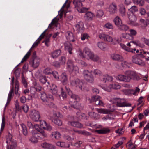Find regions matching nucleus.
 <instances>
[{
  "mask_svg": "<svg viewBox=\"0 0 149 149\" xmlns=\"http://www.w3.org/2000/svg\"><path fill=\"white\" fill-rule=\"evenodd\" d=\"M58 21L56 17L54 18L52 20L51 23L49 25L47 29L45 30L39 36V37H56L59 34L58 32H57L53 35L50 32V30L53 29L54 27L57 26Z\"/></svg>",
  "mask_w": 149,
  "mask_h": 149,
  "instance_id": "nucleus-1",
  "label": "nucleus"
},
{
  "mask_svg": "<svg viewBox=\"0 0 149 149\" xmlns=\"http://www.w3.org/2000/svg\"><path fill=\"white\" fill-rule=\"evenodd\" d=\"M40 98L46 105L49 107L53 108L55 107L53 99L50 97H48L44 92H42L41 93Z\"/></svg>",
  "mask_w": 149,
  "mask_h": 149,
  "instance_id": "nucleus-2",
  "label": "nucleus"
},
{
  "mask_svg": "<svg viewBox=\"0 0 149 149\" xmlns=\"http://www.w3.org/2000/svg\"><path fill=\"white\" fill-rule=\"evenodd\" d=\"M85 0H78L73 1V4L75 6L77 10L80 13H83L88 10L89 8L86 7H83L82 2H84Z\"/></svg>",
  "mask_w": 149,
  "mask_h": 149,
  "instance_id": "nucleus-3",
  "label": "nucleus"
},
{
  "mask_svg": "<svg viewBox=\"0 0 149 149\" xmlns=\"http://www.w3.org/2000/svg\"><path fill=\"white\" fill-rule=\"evenodd\" d=\"M113 104H116L117 106L119 107L125 106L131 107V104L130 103H127L124 99L116 98L113 100Z\"/></svg>",
  "mask_w": 149,
  "mask_h": 149,
  "instance_id": "nucleus-4",
  "label": "nucleus"
},
{
  "mask_svg": "<svg viewBox=\"0 0 149 149\" xmlns=\"http://www.w3.org/2000/svg\"><path fill=\"white\" fill-rule=\"evenodd\" d=\"M88 70H84L83 72V75L85 79L86 82L89 83H93L94 82V79L92 74H88L89 72Z\"/></svg>",
  "mask_w": 149,
  "mask_h": 149,
  "instance_id": "nucleus-5",
  "label": "nucleus"
},
{
  "mask_svg": "<svg viewBox=\"0 0 149 149\" xmlns=\"http://www.w3.org/2000/svg\"><path fill=\"white\" fill-rule=\"evenodd\" d=\"M60 117V113H55L53 114V116L51 117L52 122L58 126H60L62 124L61 121L58 119Z\"/></svg>",
  "mask_w": 149,
  "mask_h": 149,
  "instance_id": "nucleus-6",
  "label": "nucleus"
},
{
  "mask_svg": "<svg viewBox=\"0 0 149 149\" xmlns=\"http://www.w3.org/2000/svg\"><path fill=\"white\" fill-rule=\"evenodd\" d=\"M100 97L97 95H94L91 97V99L90 100V102L92 103L95 102L96 105L102 106L104 105L103 102L100 100Z\"/></svg>",
  "mask_w": 149,
  "mask_h": 149,
  "instance_id": "nucleus-7",
  "label": "nucleus"
},
{
  "mask_svg": "<svg viewBox=\"0 0 149 149\" xmlns=\"http://www.w3.org/2000/svg\"><path fill=\"white\" fill-rule=\"evenodd\" d=\"M31 118L34 121H38L40 118V115L38 111L33 110L31 111L30 114Z\"/></svg>",
  "mask_w": 149,
  "mask_h": 149,
  "instance_id": "nucleus-8",
  "label": "nucleus"
},
{
  "mask_svg": "<svg viewBox=\"0 0 149 149\" xmlns=\"http://www.w3.org/2000/svg\"><path fill=\"white\" fill-rule=\"evenodd\" d=\"M125 75H127L130 78V80L131 79L134 80H139L140 78L137 75L136 73L131 71H127L125 72Z\"/></svg>",
  "mask_w": 149,
  "mask_h": 149,
  "instance_id": "nucleus-9",
  "label": "nucleus"
},
{
  "mask_svg": "<svg viewBox=\"0 0 149 149\" xmlns=\"http://www.w3.org/2000/svg\"><path fill=\"white\" fill-rule=\"evenodd\" d=\"M40 126L41 128H42L48 131H51L52 130V127L44 120H40Z\"/></svg>",
  "mask_w": 149,
  "mask_h": 149,
  "instance_id": "nucleus-10",
  "label": "nucleus"
},
{
  "mask_svg": "<svg viewBox=\"0 0 149 149\" xmlns=\"http://www.w3.org/2000/svg\"><path fill=\"white\" fill-rule=\"evenodd\" d=\"M132 62L135 63L141 66L145 65V63L141 59L139 58L137 56H134L132 57Z\"/></svg>",
  "mask_w": 149,
  "mask_h": 149,
  "instance_id": "nucleus-11",
  "label": "nucleus"
},
{
  "mask_svg": "<svg viewBox=\"0 0 149 149\" xmlns=\"http://www.w3.org/2000/svg\"><path fill=\"white\" fill-rule=\"evenodd\" d=\"M68 124L73 127L81 128L83 127V125L78 121H69Z\"/></svg>",
  "mask_w": 149,
  "mask_h": 149,
  "instance_id": "nucleus-12",
  "label": "nucleus"
},
{
  "mask_svg": "<svg viewBox=\"0 0 149 149\" xmlns=\"http://www.w3.org/2000/svg\"><path fill=\"white\" fill-rule=\"evenodd\" d=\"M128 18L129 19V24L132 25L135 24V22L136 20V17L135 15L133 14L127 13Z\"/></svg>",
  "mask_w": 149,
  "mask_h": 149,
  "instance_id": "nucleus-13",
  "label": "nucleus"
},
{
  "mask_svg": "<svg viewBox=\"0 0 149 149\" xmlns=\"http://www.w3.org/2000/svg\"><path fill=\"white\" fill-rule=\"evenodd\" d=\"M117 11V6L115 3H113L110 5L109 7V11L110 14H114L116 13Z\"/></svg>",
  "mask_w": 149,
  "mask_h": 149,
  "instance_id": "nucleus-14",
  "label": "nucleus"
},
{
  "mask_svg": "<svg viewBox=\"0 0 149 149\" xmlns=\"http://www.w3.org/2000/svg\"><path fill=\"white\" fill-rule=\"evenodd\" d=\"M70 81L71 84L73 85H75L76 86H78L79 88L81 87L82 82L80 80L78 79H73L72 78H70Z\"/></svg>",
  "mask_w": 149,
  "mask_h": 149,
  "instance_id": "nucleus-15",
  "label": "nucleus"
},
{
  "mask_svg": "<svg viewBox=\"0 0 149 149\" xmlns=\"http://www.w3.org/2000/svg\"><path fill=\"white\" fill-rule=\"evenodd\" d=\"M30 63L32 65V66L34 68H37L40 64V60L38 58H35L31 59L30 62Z\"/></svg>",
  "mask_w": 149,
  "mask_h": 149,
  "instance_id": "nucleus-16",
  "label": "nucleus"
},
{
  "mask_svg": "<svg viewBox=\"0 0 149 149\" xmlns=\"http://www.w3.org/2000/svg\"><path fill=\"white\" fill-rule=\"evenodd\" d=\"M94 17V15L92 13L88 12L86 13L84 15V19L86 21H91L93 17Z\"/></svg>",
  "mask_w": 149,
  "mask_h": 149,
  "instance_id": "nucleus-17",
  "label": "nucleus"
},
{
  "mask_svg": "<svg viewBox=\"0 0 149 149\" xmlns=\"http://www.w3.org/2000/svg\"><path fill=\"white\" fill-rule=\"evenodd\" d=\"M75 29L78 32H82L84 30V24L83 23L80 21L76 25Z\"/></svg>",
  "mask_w": 149,
  "mask_h": 149,
  "instance_id": "nucleus-18",
  "label": "nucleus"
},
{
  "mask_svg": "<svg viewBox=\"0 0 149 149\" xmlns=\"http://www.w3.org/2000/svg\"><path fill=\"white\" fill-rule=\"evenodd\" d=\"M64 46L65 50L68 51L70 54H72L73 47L72 44L69 42H66L64 44Z\"/></svg>",
  "mask_w": 149,
  "mask_h": 149,
  "instance_id": "nucleus-19",
  "label": "nucleus"
},
{
  "mask_svg": "<svg viewBox=\"0 0 149 149\" xmlns=\"http://www.w3.org/2000/svg\"><path fill=\"white\" fill-rule=\"evenodd\" d=\"M71 98V102L72 103H74L75 104L77 103L79 104V102L80 101V98L78 96L75 94H72L70 96Z\"/></svg>",
  "mask_w": 149,
  "mask_h": 149,
  "instance_id": "nucleus-20",
  "label": "nucleus"
},
{
  "mask_svg": "<svg viewBox=\"0 0 149 149\" xmlns=\"http://www.w3.org/2000/svg\"><path fill=\"white\" fill-rule=\"evenodd\" d=\"M117 77L118 80L121 81L128 82L130 81V78L127 75H124L119 74L118 75Z\"/></svg>",
  "mask_w": 149,
  "mask_h": 149,
  "instance_id": "nucleus-21",
  "label": "nucleus"
},
{
  "mask_svg": "<svg viewBox=\"0 0 149 149\" xmlns=\"http://www.w3.org/2000/svg\"><path fill=\"white\" fill-rule=\"evenodd\" d=\"M67 65L68 68L70 71H73L75 67L73 61L71 59L68 60L67 62Z\"/></svg>",
  "mask_w": 149,
  "mask_h": 149,
  "instance_id": "nucleus-22",
  "label": "nucleus"
},
{
  "mask_svg": "<svg viewBox=\"0 0 149 149\" xmlns=\"http://www.w3.org/2000/svg\"><path fill=\"white\" fill-rule=\"evenodd\" d=\"M42 147L46 149H55V147L51 144L45 142L41 144Z\"/></svg>",
  "mask_w": 149,
  "mask_h": 149,
  "instance_id": "nucleus-23",
  "label": "nucleus"
},
{
  "mask_svg": "<svg viewBox=\"0 0 149 149\" xmlns=\"http://www.w3.org/2000/svg\"><path fill=\"white\" fill-rule=\"evenodd\" d=\"M61 81L63 85L66 84L68 82L67 76L65 73H63L61 75Z\"/></svg>",
  "mask_w": 149,
  "mask_h": 149,
  "instance_id": "nucleus-24",
  "label": "nucleus"
},
{
  "mask_svg": "<svg viewBox=\"0 0 149 149\" xmlns=\"http://www.w3.org/2000/svg\"><path fill=\"white\" fill-rule=\"evenodd\" d=\"M19 132H22L25 135H27L28 133L27 130L26 126L23 124H21V127L19 129Z\"/></svg>",
  "mask_w": 149,
  "mask_h": 149,
  "instance_id": "nucleus-25",
  "label": "nucleus"
},
{
  "mask_svg": "<svg viewBox=\"0 0 149 149\" xmlns=\"http://www.w3.org/2000/svg\"><path fill=\"white\" fill-rule=\"evenodd\" d=\"M61 53L60 49H58L53 51L52 53V57L53 58H56L58 57Z\"/></svg>",
  "mask_w": 149,
  "mask_h": 149,
  "instance_id": "nucleus-26",
  "label": "nucleus"
},
{
  "mask_svg": "<svg viewBox=\"0 0 149 149\" xmlns=\"http://www.w3.org/2000/svg\"><path fill=\"white\" fill-rule=\"evenodd\" d=\"M110 129L106 128L102 129L96 130L95 132L99 134H105L108 133L110 132Z\"/></svg>",
  "mask_w": 149,
  "mask_h": 149,
  "instance_id": "nucleus-27",
  "label": "nucleus"
},
{
  "mask_svg": "<svg viewBox=\"0 0 149 149\" xmlns=\"http://www.w3.org/2000/svg\"><path fill=\"white\" fill-rule=\"evenodd\" d=\"M14 89L13 87L11 90L10 91L8 96L7 101L6 105L8 104H9L10 102L11 101V99L12 97L14 95V93H13Z\"/></svg>",
  "mask_w": 149,
  "mask_h": 149,
  "instance_id": "nucleus-28",
  "label": "nucleus"
},
{
  "mask_svg": "<svg viewBox=\"0 0 149 149\" xmlns=\"http://www.w3.org/2000/svg\"><path fill=\"white\" fill-rule=\"evenodd\" d=\"M112 59L113 60L121 61L123 60V57L120 55L116 54H114L111 56Z\"/></svg>",
  "mask_w": 149,
  "mask_h": 149,
  "instance_id": "nucleus-29",
  "label": "nucleus"
},
{
  "mask_svg": "<svg viewBox=\"0 0 149 149\" xmlns=\"http://www.w3.org/2000/svg\"><path fill=\"white\" fill-rule=\"evenodd\" d=\"M114 22L115 25L118 27L122 24L121 19L118 16H117L115 18Z\"/></svg>",
  "mask_w": 149,
  "mask_h": 149,
  "instance_id": "nucleus-30",
  "label": "nucleus"
},
{
  "mask_svg": "<svg viewBox=\"0 0 149 149\" xmlns=\"http://www.w3.org/2000/svg\"><path fill=\"white\" fill-rule=\"evenodd\" d=\"M97 111L99 113L103 114H108L110 113V111L104 109H97Z\"/></svg>",
  "mask_w": 149,
  "mask_h": 149,
  "instance_id": "nucleus-31",
  "label": "nucleus"
},
{
  "mask_svg": "<svg viewBox=\"0 0 149 149\" xmlns=\"http://www.w3.org/2000/svg\"><path fill=\"white\" fill-rule=\"evenodd\" d=\"M39 80L40 82L43 84H45L47 81L46 76L42 74L40 76Z\"/></svg>",
  "mask_w": 149,
  "mask_h": 149,
  "instance_id": "nucleus-32",
  "label": "nucleus"
},
{
  "mask_svg": "<svg viewBox=\"0 0 149 149\" xmlns=\"http://www.w3.org/2000/svg\"><path fill=\"white\" fill-rule=\"evenodd\" d=\"M60 133L58 132H53L51 135V136L53 139H58L60 136Z\"/></svg>",
  "mask_w": 149,
  "mask_h": 149,
  "instance_id": "nucleus-33",
  "label": "nucleus"
},
{
  "mask_svg": "<svg viewBox=\"0 0 149 149\" xmlns=\"http://www.w3.org/2000/svg\"><path fill=\"white\" fill-rule=\"evenodd\" d=\"M133 3L136 4L140 6H142L144 3L143 0H133Z\"/></svg>",
  "mask_w": 149,
  "mask_h": 149,
  "instance_id": "nucleus-34",
  "label": "nucleus"
},
{
  "mask_svg": "<svg viewBox=\"0 0 149 149\" xmlns=\"http://www.w3.org/2000/svg\"><path fill=\"white\" fill-rule=\"evenodd\" d=\"M50 91L53 95H56L57 93L56 86L55 85H53L52 86L50 89Z\"/></svg>",
  "mask_w": 149,
  "mask_h": 149,
  "instance_id": "nucleus-35",
  "label": "nucleus"
},
{
  "mask_svg": "<svg viewBox=\"0 0 149 149\" xmlns=\"http://www.w3.org/2000/svg\"><path fill=\"white\" fill-rule=\"evenodd\" d=\"M138 10V8L137 7L135 6H133L131 7L129 9V11L130 12H131V14H134V13L137 12Z\"/></svg>",
  "mask_w": 149,
  "mask_h": 149,
  "instance_id": "nucleus-36",
  "label": "nucleus"
},
{
  "mask_svg": "<svg viewBox=\"0 0 149 149\" xmlns=\"http://www.w3.org/2000/svg\"><path fill=\"white\" fill-rule=\"evenodd\" d=\"M52 69L49 68H47L45 69L43 73L45 74H52Z\"/></svg>",
  "mask_w": 149,
  "mask_h": 149,
  "instance_id": "nucleus-37",
  "label": "nucleus"
},
{
  "mask_svg": "<svg viewBox=\"0 0 149 149\" xmlns=\"http://www.w3.org/2000/svg\"><path fill=\"white\" fill-rule=\"evenodd\" d=\"M64 138L66 140L70 141H72L74 139L73 137H71L70 136L67 134H65L64 135Z\"/></svg>",
  "mask_w": 149,
  "mask_h": 149,
  "instance_id": "nucleus-38",
  "label": "nucleus"
},
{
  "mask_svg": "<svg viewBox=\"0 0 149 149\" xmlns=\"http://www.w3.org/2000/svg\"><path fill=\"white\" fill-rule=\"evenodd\" d=\"M120 15L124 16L125 15V7L123 6L120 7L119 9Z\"/></svg>",
  "mask_w": 149,
  "mask_h": 149,
  "instance_id": "nucleus-39",
  "label": "nucleus"
},
{
  "mask_svg": "<svg viewBox=\"0 0 149 149\" xmlns=\"http://www.w3.org/2000/svg\"><path fill=\"white\" fill-rule=\"evenodd\" d=\"M112 78L111 77L109 76L108 75L105 76H103L102 81L104 82H106L107 81H112Z\"/></svg>",
  "mask_w": 149,
  "mask_h": 149,
  "instance_id": "nucleus-40",
  "label": "nucleus"
},
{
  "mask_svg": "<svg viewBox=\"0 0 149 149\" xmlns=\"http://www.w3.org/2000/svg\"><path fill=\"white\" fill-rule=\"evenodd\" d=\"M38 139L35 136V134H34L32 137L29 139L30 141L32 143H38Z\"/></svg>",
  "mask_w": 149,
  "mask_h": 149,
  "instance_id": "nucleus-41",
  "label": "nucleus"
},
{
  "mask_svg": "<svg viewBox=\"0 0 149 149\" xmlns=\"http://www.w3.org/2000/svg\"><path fill=\"white\" fill-rule=\"evenodd\" d=\"M34 88L38 91H40L43 89V88L40 85L37 83L35 84L34 85Z\"/></svg>",
  "mask_w": 149,
  "mask_h": 149,
  "instance_id": "nucleus-42",
  "label": "nucleus"
},
{
  "mask_svg": "<svg viewBox=\"0 0 149 149\" xmlns=\"http://www.w3.org/2000/svg\"><path fill=\"white\" fill-rule=\"evenodd\" d=\"M118 28L120 30H122L126 31L127 30L129 29V27L126 25L124 24H121L119 27Z\"/></svg>",
  "mask_w": 149,
  "mask_h": 149,
  "instance_id": "nucleus-43",
  "label": "nucleus"
},
{
  "mask_svg": "<svg viewBox=\"0 0 149 149\" xmlns=\"http://www.w3.org/2000/svg\"><path fill=\"white\" fill-rule=\"evenodd\" d=\"M139 89L137 87H136V89L135 90H130L128 91V92L130 93L131 94H132L134 95L137 92H139Z\"/></svg>",
  "mask_w": 149,
  "mask_h": 149,
  "instance_id": "nucleus-44",
  "label": "nucleus"
},
{
  "mask_svg": "<svg viewBox=\"0 0 149 149\" xmlns=\"http://www.w3.org/2000/svg\"><path fill=\"white\" fill-rule=\"evenodd\" d=\"M106 44L102 42H100L98 43V46L101 49L103 50L104 49L106 48Z\"/></svg>",
  "mask_w": 149,
  "mask_h": 149,
  "instance_id": "nucleus-45",
  "label": "nucleus"
},
{
  "mask_svg": "<svg viewBox=\"0 0 149 149\" xmlns=\"http://www.w3.org/2000/svg\"><path fill=\"white\" fill-rule=\"evenodd\" d=\"M14 73L17 78L19 77L20 71H19L18 68H16L15 69Z\"/></svg>",
  "mask_w": 149,
  "mask_h": 149,
  "instance_id": "nucleus-46",
  "label": "nucleus"
},
{
  "mask_svg": "<svg viewBox=\"0 0 149 149\" xmlns=\"http://www.w3.org/2000/svg\"><path fill=\"white\" fill-rule=\"evenodd\" d=\"M104 14V13L102 10H99L97 11L96 16L98 17H101Z\"/></svg>",
  "mask_w": 149,
  "mask_h": 149,
  "instance_id": "nucleus-47",
  "label": "nucleus"
},
{
  "mask_svg": "<svg viewBox=\"0 0 149 149\" xmlns=\"http://www.w3.org/2000/svg\"><path fill=\"white\" fill-rule=\"evenodd\" d=\"M121 41L120 38H113V41L112 42L114 44L118 43Z\"/></svg>",
  "mask_w": 149,
  "mask_h": 149,
  "instance_id": "nucleus-48",
  "label": "nucleus"
},
{
  "mask_svg": "<svg viewBox=\"0 0 149 149\" xmlns=\"http://www.w3.org/2000/svg\"><path fill=\"white\" fill-rule=\"evenodd\" d=\"M104 27L109 29H113V26L112 24L110 23H107L104 25Z\"/></svg>",
  "mask_w": 149,
  "mask_h": 149,
  "instance_id": "nucleus-49",
  "label": "nucleus"
},
{
  "mask_svg": "<svg viewBox=\"0 0 149 149\" xmlns=\"http://www.w3.org/2000/svg\"><path fill=\"white\" fill-rule=\"evenodd\" d=\"M88 114L89 116L95 119L97 118L98 115L96 113H95L94 112H89Z\"/></svg>",
  "mask_w": 149,
  "mask_h": 149,
  "instance_id": "nucleus-50",
  "label": "nucleus"
},
{
  "mask_svg": "<svg viewBox=\"0 0 149 149\" xmlns=\"http://www.w3.org/2000/svg\"><path fill=\"white\" fill-rule=\"evenodd\" d=\"M9 146L14 149H16L17 147V145L16 142L12 141Z\"/></svg>",
  "mask_w": 149,
  "mask_h": 149,
  "instance_id": "nucleus-51",
  "label": "nucleus"
},
{
  "mask_svg": "<svg viewBox=\"0 0 149 149\" xmlns=\"http://www.w3.org/2000/svg\"><path fill=\"white\" fill-rule=\"evenodd\" d=\"M34 134H35V136L36 138H37L38 139H43L44 138L39 132H38L34 133Z\"/></svg>",
  "mask_w": 149,
  "mask_h": 149,
  "instance_id": "nucleus-52",
  "label": "nucleus"
},
{
  "mask_svg": "<svg viewBox=\"0 0 149 149\" xmlns=\"http://www.w3.org/2000/svg\"><path fill=\"white\" fill-rule=\"evenodd\" d=\"M43 38H38V40L35 42L32 46V48H34L36 46L38 45V44L40 43V41Z\"/></svg>",
  "mask_w": 149,
  "mask_h": 149,
  "instance_id": "nucleus-53",
  "label": "nucleus"
},
{
  "mask_svg": "<svg viewBox=\"0 0 149 149\" xmlns=\"http://www.w3.org/2000/svg\"><path fill=\"white\" fill-rule=\"evenodd\" d=\"M79 134H81L83 135L86 136H89L91 135V133L86 132L85 130L82 131H80Z\"/></svg>",
  "mask_w": 149,
  "mask_h": 149,
  "instance_id": "nucleus-54",
  "label": "nucleus"
},
{
  "mask_svg": "<svg viewBox=\"0 0 149 149\" xmlns=\"http://www.w3.org/2000/svg\"><path fill=\"white\" fill-rule=\"evenodd\" d=\"M22 82L24 85V86L27 87V84L26 79H25L23 75H22Z\"/></svg>",
  "mask_w": 149,
  "mask_h": 149,
  "instance_id": "nucleus-55",
  "label": "nucleus"
},
{
  "mask_svg": "<svg viewBox=\"0 0 149 149\" xmlns=\"http://www.w3.org/2000/svg\"><path fill=\"white\" fill-rule=\"evenodd\" d=\"M90 59L92 60L93 61H98L100 60V58L97 55H95L94 54H93V57H92V58H91Z\"/></svg>",
  "mask_w": 149,
  "mask_h": 149,
  "instance_id": "nucleus-56",
  "label": "nucleus"
},
{
  "mask_svg": "<svg viewBox=\"0 0 149 149\" xmlns=\"http://www.w3.org/2000/svg\"><path fill=\"white\" fill-rule=\"evenodd\" d=\"M100 39L102 40L108 42H112L113 41L112 38H100Z\"/></svg>",
  "mask_w": 149,
  "mask_h": 149,
  "instance_id": "nucleus-57",
  "label": "nucleus"
},
{
  "mask_svg": "<svg viewBox=\"0 0 149 149\" xmlns=\"http://www.w3.org/2000/svg\"><path fill=\"white\" fill-rule=\"evenodd\" d=\"M15 108L16 110L18 111H19L21 110V108L19 107V102L18 100H16L15 102Z\"/></svg>",
  "mask_w": 149,
  "mask_h": 149,
  "instance_id": "nucleus-58",
  "label": "nucleus"
},
{
  "mask_svg": "<svg viewBox=\"0 0 149 149\" xmlns=\"http://www.w3.org/2000/svg\"><path fill=\"white\" fill-rule=\"evenodd\" d=\"M38 132L40 133L44 138L46 137L47 136V134L42 130H40L38 131Z\"/></svg>",
  "mask_w": 149,
  "mask_h": 149,
  "instance_id": "nucleus-59",
  "label": "nucleus"
},
{
  "mask_svg": "<svg viewBox=\"0 0 149 149\" xmlns=\"http://www.w3.org/2000/svg\"><path fill=\"white\" fill-rule=\"evenodd\" d=\"M53 75L54 78L56 79H58L59 78V75L57 72L56 71H52V73Z\"/></svg>",
  "mask_w": 149,
  "mask_h": 149,
  "instance_id": "nucleus-60",
  "label": "nucleus"
},
{
  "mask_svg": "<svg viewBox=\"0 0 149 149\" xmlns=\"http://www.w3.org/2000/svg\"><path fill=\"white\" fill-rule=\"evenodd\" d=\"M141 40L144 42L146 44L149 46V39L146 38H142Z\"/></svg>",
  "mask_w": 149,
  "mask_h": 149,
  "instance_id": "nucleus-61",
  "label": "nucleus"
},
{
  "mask_svg": "<svg viewBox=\"0 0 149 149\" xmlns=\"http://www.w3.org/2000/svg\"><path fill=\"white\" fill-rule=\"evenodd\" d=\"M5 125V119L4 117H3L2 119V123L1 125V131H2L4 129Z\"/></svg>",
  "mask_w": 149,
  "mask_h": 149,
  "instance_id": "nucleus-62",
  "label": "nucleus"
},
{
  "mask_svg": "<svg viewBox=\"0 0 149 149\" xmlns=\"http://www.w3.org/2000/svg\"><path fill=\"white\" fill-rule=\"evenodd\" d=\"M61 63L58 61H54L53 63V65L56 68H59L60 67Z\"/></svg>",
  "mask_w": 149,
  "mask_h": 149,
  "instance_id": "nucleus-63",
  "label": "nucleus"
},
{
  "mask_svg": "<svg viewBox=\"0 0 149 149\" xmlns=\"http://www.w3.org/2000/svg\"><path fill=\"white\" fill-rule=\"evenodd\" d=\"M130 33L129 34L130 36H135L136 33V31L134 30L130 29Z\"/></svg>",
  "mask_w": 149,
  "mask_h": 149,
  "instance_id": "nucleus-64",
  "label": "nucleus"
}]
</instances>
